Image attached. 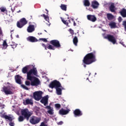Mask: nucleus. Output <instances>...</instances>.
Instances as JSON below:
<instances>
[{
    "label": "nucleus",
    "instance_id": "7",
    "mask_svg": "<svg viewBox=\"0 0 126 126\" xmlns=\"http://www.w3.org/2000/svg\"><path fill=\"white\" fill-rule=\"evenodd\" d=\"M40 121H41V119L33 116L31 117L30 119V123L32 125H37V124H39V123H40Z\"/></svg>",
    "mask_w": 126,
    "mask_h": 126
},
{
    "label": "nucleus",
    "instance_id": "23",
    "mask_svg": "<svg viewBox=\"0 0 126 126\" xmlns=\"http://www.w3.org/2000/svg\"><path fill=\"white\" fill-rule=\"evenodd\" d=\"M15 79L16 80V82L18 83V84H21L22 83L21 82V79H20V76L19 75H17L15 77Z\"/></svg>",
    "mask_w": 126,
    "mask_h": 126
},
{
    "label": "nucleus",
    "instance_id": "32",
    "mask_svg": "<svg viewBox=\"0 0 126 126\" xmlns=\"http://www.w3.org/2000/svg\"><path fill=\"white\" fill-rule=\"evenodd\" d=\"M0 10L1 12H7V10H6V8L4 7H0Z\"/></svg>",
    "mask_w": 126,
    "mask_h": 126
},
{
    "label": "nucleus",
    "instance_id": "37",
    "mask_svg": "<svg viewBox=\"0 0 126 126\" xmlns=\"http://www.w3.org/2000/svg\"><path fill=\"white\" fill-rule=\"evenodd\" d=\"M21 86L22 88H23V89H25V90H29L28 87H26V86L24 84H22Z\"/></svg>",
    "mask_w": 126,
    "mask_h": 126
},
{
    "label": "nucleus",
    "instance_id": "46",
    "mask_svg": "<svg viewBox=\"0 0 126 126\" xmlns=\"http://www.w3.org/2000/svg\"><path fill=\"white\" fill-rule=\"evenodd\" d=\"M63 121H60V122H59L58 123V125L59 126H62V125H63Z\"/></svg>",
    "mask_w": 126,
    "mask_h": 126
},
{
    "label": "nucleus",
    "instance_id": "24",
    "mask_svg": "<svg viewBox=\"0 0 126 126\" xmlns=\"http://www.w3.org/2000/svg\"><path fill=\"white\" fill-rule=\"evenodd\" d=\"M121 15L122 17H126V9L125 8H123L121 11L120 12Z\"/></svg>",
    "mask_w": 126,
    "mask_h": 126
},
{
    "label": "nucleus",
    "instance_id": "53",
    "mask_svg": "<svg viewBox=\"0 0 126 126\" xmlns=\"http://www.w3.org/2000/svg\"><path fill=\"white\" fill-rule=\"evenodd\" d=\"M38 35H42V33H38Z\"/></svg>",
    "mask_w": 126,
    "mask_h": 126
},
{
    "label": "nucleus",
    "instance_id": "18",
    "mask_svg": "<svg viewBox=\"0 0 126 126\" xmlns=\"http://www.w3.org/2000/svg\"><path fill=\"white\" fill-rule=\"evenodd\" d=\"M56 89L57 95H62V91L65 90V89L62 86V84H61V87H57Z\"/></svg>",
    "mask_w": 126,
    "mask_h": 126
},
{
    "label": "nucleus",
    "instance_id": "42",
    "mask_svg": "<svg viewBox=\"0 0 126 126\" xmlns=\"http://www.w3.org/2000/svg\"><path fill=\"white\" fill-rule=\"evenodd\" d=\"M39 126H48V125L45 124V122H42Z\"/></svg>",
    "mask_w": 126,
    "mask_h": 126
},
{
    "label": "nucleus",
    "instance_id": "50",
    "mask_svg": "<svg viewBox=\"0 0 126 126\" xmlns=\"http://www.w3.org/2000/svg\"><path fill=\"white\" fill-rule=\"evenodd\" d=\"M45 10L47 11L46 14L49 15V11L47 9H45Z\"/></svg>",
    "mask_w": 126,
    "mask_h": 126
},
{
    "label": "nucleus",
    "instance_id": "9",
    "mask_svg": "<svg viewBox=\"0 0 126 126\" xmlns=\"http://www.w3.org/2000/svg\"><path fill=\"white\" fill-rule=\"evenodd\" d=\"M2 92H4L5 95H11V94H13V92L11 91V87H3V91H1Z\"/></svg>",
    "mask_w": 126,
    "mask_h": 126
},
{
    "label": "nucleus",
    "instance_id": "6",
    "mask_svg": "<svg viewBox=\"0 0 126 126\" xmlns=\"http://www.w3.org/2000/svg\"><path fill=\"white\" fill-rule=\"evenodd\" d=\"M105 39H107L108 40L109 42H111L113 44V45H115L117 43V39H116V37L114 36V35L111 34H107L106 36L104 37Z\"/></svg>",
    "mask_w": 126,
    "mask_h": 126
},
{
    "label": "nucleus",
    "instance_id": "28",
    "mask_svg": "<svg viewBox=\"0 0 126 126\" xmlns=\"http://www.w3.org/2000/svg\"><path fill=\"white\" fill-rule=\"evenodd\" d=\"M107 17L108 20H112V19H114V15H112V14L108 13L107 14Z\"/></svg>",
    "mask_w": 126,
    "mask_h": 126
},
{
    "label": "nucleus",
    "instance_id": "44",
    "mask_svg": "<svg viewBox=\"0 0 126 126\" xmlns=\"http://www.w3.org/2000/svg\"><path fill=\"white\" fill-rule=\"evenodd\" d=\"M0 36H3V34L2 33V30H1V27H0Z\"/></svg>",
    "mask_w": 126,
    "mask_h": 126
},
{
    "label": "nucleus",
    "instance_id": "15",
    "mask_svg": "<svg viewBox=\"0 0 126 126\" xmlns=\"http://www.w3.org/2000/svg\"><path fill=\"white\" fill-rule=\"evenodd\" d=\"M27 41L31 43H35L38 42V39L36 37L32 36H30L27 38Z\"/></svg>",
    "mask_w": 126,
    "mask_h": 126
},
{
    "label": "nucleus",
    "instance_id": "45",
    "mask_svg": "<svg viewBox=\"0 0 126 126\" xmlns=\"http://www.w3.org/2000/svg\"><path fill=\"white\" fill-rule=\"evenodd\" d=\"M41 45L42 46V47H43V48H45V50H47V47L46 46V44L42 43Z\"/></svg>",
    "mask_w": 126,
    "mask_h": 126
},
{
    "label": "nucleus",
    "instance_id": "38",
    "mask_svg": "<svg viewBox=\"0 0 126 126\" xmlns=\"http://www.w3.org/2000/svg\"><path fill=\"white\" fill-rule=\"evenodd\" d=\"M47 49H48V50H55V47H54L52 45H49L47 47Z\"/></svg>",
    "mask_w": 126,
    "mask_h": 126
},
{
    "label": "nucleus",
    "instance_id": "19",
    "mask_svg": "<svg viewBox=\"0 0 126 126\" xmlns=\"http://www.w3.org/2000/svg\"><path fill=\"white\" fill-rule=\"evenodd\" d=\"M27 31L29 33H32L35 31V26L33 25H30L27 28Z\"/></svg>",
    "mask_w": 126,
    "mask_h": 126
},
{
    "label": "nucleus",
    "instance_id": "29",
    "mask_svg": "<svg viewBox=\"0 0 126 126\" xmlns=\"http://www.w3.org/2000/svg\"><path fill=\"white\" fill-rule=\"evenodd\" d=\"M109 26L111 27V29L116 28V27H117V25H116V23L115 22L110 23L109 24Z\"/></svg>",
    "mask_w": 126,
    "mask_h": 126
},
{
    "label": "nucleus",
    "instance_id": "49",
    "mask_svg": "<svg viewBox=\"0 0 126 126\" xmlns=\"http://www.w3.org/2000/svg\"><path fill=\"white\" fill-rule=\"evenodd\" d=\"M118 20L120 22H121V21H122V17H119L118 18Z\"/></svg>",
    "mask_w": 126,
    "mask_h": 126
},
{
    "label": "nucleus",
    "instance_id": "16",
    "mask_svg": "<svg viewBox=\"0 0 126 126\" xmlns=\"http://www.w3.org/2000/svg\"><path fill=\"white\" fill-rule=\"evenodd\" d=\"M45 108V109L48 110L47 111L48 114L51 115H54V108L53 107H51L50 105H48L46 106Z\"/></svg>",
    "mask_w": 126,
    "mask_h": 126
},
{
    "label": "nucleus",
    "instance_id": "14",
    "mask_svg": "<svg viewBox=\"0 0 126 126\" xmlns=\"http://www.w3.org/2000/svg\"><path fill=\"white\" fill-rule=\"evenodd\" d=\"M87 18L88 20L92 21V22H95L97 20V18L95 17V15H88Z\"/></svg>",
    "mask_w": 126,
    "mask_h": 126
},
{
    "label": "nucleus",
    "instance_id": "35",
    "mask_svg": "<svg viewBox=\"0 0 126 126\" xmlns=\"http://www.w3.org/2000/svg\"><path fill=\"white\" fill-rule=\"evenodd\" d=\"M61 20L62 21V22L63 23V24H64L65 25H66L67 26H68V22H66V21L63 20V18H61Z\"/></svg>",
    "mask_w": 126,
    "mask_h": 126
},
{
    "label": "nucleus",
    "instance_id": "51",
    "mask_svg": "<svg viewBox=\"0 0 126 126\" xmlns=\"http://www.w3.org/2000/svg\"><path fill=\"white\" fill-rule=\"evenodd\" d=\"M73 25H74V26H76V23H75V21H74Z\"/></svg>",
    "mask_w": 126,
    "mask_h": 126
},
{
    "label": "nucleus",
    "instance_id": "8",
    "mask_svg": "<svg viewBox=\"0 0 126 126\" xmlns=\"http://www.w3.org/2000/svg\"><path fill=\"white\" fill-rule=\"evenodd\" d=\"M27 21L25 18H22L17 23V26L18 28H22L23 26L26 25Z\"/></svg>",
    "mask_w": 126,
    "mask_h": 126
},
{
    "label": "nucleus",
    "instance_id": "40",
    "mask_svg": "<svg viewBox=\"0 0 126 126\" xmlns=\"http://www.w3.org/2000/svg\"><path fill=\"white\" fill-rule=\"evenodd\" d=\"M68 31L71 33V35H73V34H74V31L72 29H69Z\"/></svg>",
    "mask_w": 126,
    "mask_h": 126
},
{
    "label": "nucleus",
    "instance_id": "54",
    "mask_svg": "<svg viewBox=\"0 0 126 126\" xmlns=\"http://www.w3.org/2000/svg\"><path fill=\"white\" fill-rule=\"evenodd\" d=\"M68 21L70 23V20H68Z\"/></svg>",
    "mask_w": 126,
    "mask_h": 126
},
{
    "label": "nucleus",
    "instance_id": "31",
    "mask_svg": "<svg viewBox=\"0 0 126 126\" xmlns=\"http://www.w3.org/2000/svg\"><path fill=\"white\" fill-rule=\"evenodd\" d=\"M2 46L3 47L4 49H6L7 47H8V45H7V43L6 42V41L4 40L3 44H2Z\"/></svg>",
    "mask_w": 126,
    "mask_h": 126
},
{
    "label": "nucleus",
    "instance_id": "12",
    "mask_svg": "<svg viewBox=\"0 0 126 126\" xmlns=\"http://www.w3.org/2000/svg\"><path fill=\"white\" fill-rule=\"evenodd\" d=\"M50 44L53 45L56 48H61V43H60V41L58 40H52L50 41Z\"/></svg>",
    "mask_w": 126,
    "mask_h": 126
},
{
    "label": "nucleus",
    "instance_id": "5",
    "mask_svg": "<svg viewBox=\"0 0 126 126\" xmlns=\"http://www.w3.org/2000/svg\"><path fill=\"white\" fill-rule=\"evenodd\" d=\"M49 87L52 89H53V88L56 89L57 87H61V83L57 80H55L50 83Z\"/></svg>",
    "mask_w": 126,
    "mask_h": 126
},
{
    "label": "nucleus",
    "instance_id": "55",
    "mask_svg": "<svg viewBox=\"0 0 126 126\" xmlns=\"http://www.w3.org/2000/svg\"><path fill=\"white\" fill-rule=\"evenodd\" d=\"M67 19H69V17H68Z\"/></svg>",
    "mask_w": 126,
    "mask_h": 126
},
{
    "label": "nucleus",
    "instance_id": "41",
    "mask_svg": "<svg viewBox=\"0 0 126 126\" xmlns=\"http://www.w3.org/2000/svg\"><path fill=\"white\" fill-rule=\"evenodd\" d=\"M123 26H124L125 31L126 32V21H124L123 24Z\"/></svg>",
    "mask_w": 126,
    "mask_h": 126
},
{
    "label": "nucleus",
    "instance_id": "36",
    "mask_svg": "<svg viewBox=\"0 0 126 126\" xmlns=\"http://www.w3.org/2000/svg\"><path fill=\"white\" fill-rule=\"evenodd\" d=\"M55 107L56 109L60 110L61 109V105L59 103H56L55 104Z\"/></svg>",
    "mask_w": 126,
    "mask_h": 126
},
{
    "label": "nucleus",
    "instance_id": "13",
    "mask_svg": "<svg viewBox=\"0 0 126 126\" xmlns=\"http://www.w3.org/2000/svg\"><path fill=\"white\" fill-rule=\"evenodd\" d=\"M73 114H74L75 117H81V116H82V115H83L82 111L80 110L79 109H75L73 111Z\"/></svg>",
    "mask_w": 126,
    "mask_h": 126
},
{
    "label": "nucleus",
    "instance_id": "47",
    "mask_svg": "<svg viewBox=\"0 0 126 126\" xmlns=\"http://www.w3.org/2000/svg\"><path fill=\"white\" fill-rule=\"evenodd\" d=\"M120 44H121V45H122L123 46V47H126V45H125V44H124V42H120Z\"/></svg>",
    "mask_w": 126,
    "mask_h": 126
},
{
    "label": "nucleus",
    "instance_id": "30",
    "mask_svg": "<svg viewBox=\"0 0 126 126\" xmlns=\"http://www.w3.org/2000/svg\"><path fill=\"white\" fill-rule=\"evenodd\" d=\"M60 7L62 10H64V11H66V5L62 4L60 6Z\"/></svg>",
    "mask_w": 126,
    "mask_h": 126
},
{
    "label": "nucleus",
    "instance_id": "56",
    "mask_svg": "<svg viewBox=\"0 0 126 126\" xmlns=\"http://www.w3.org/2000/svg\"><path fill=\"white\" fill-rule=\"evenodd\" d=\"M88 79H89V78H87V80H88Z\"/></svg>",
    "mask_w": 126,
    "mask_h": 126
},
{
    "label": "nucleus",
    "instance_id": "21",
    "mask_svg": "<svg viewBox=\"0 0 126 126\" xmlns=\"http://www.w3.org/2000/svg\"><path fill=\"white\" fill-rule=\"evenodd\" d=\"M24 105H33V102L32 99L27 98L25 102H23Z\"/></svg>",
    "mask_w": 126,
    "mask_h": 126
},
{
    "label": "nucleus",
    "instance_id": "57",
    "mask_svg": "<svg viewBox=\"0 0 126 126\" xmlns=\"http://www.w3.org/2000/svg\"><path fill=\"white\" fill-rule=\"evenodd\" d=\"M45 32H47V31H46V30H45Z\"/></svg>",
    "mask_w": 126,
    "mask_h": 126
},
{
    "label": "nucleus",
    "instance_id": "11",
    "mask_svg": "<svg viewBox=\"0 0 126 126\" xmlns=\"http://www.w3.org/2000/svg\"><path fill=\"white\" fill-rule=\"evenodd\" d=\"M40 103L43 104L44 106L48 105L49 104V95H47L43 96L40 100Z\"/></svg>",
    "mask_w": 126,
    "mask_h": 126
},
{
    "label": "nucleus",
    "instance_id": "39",
    "mask_svg": "<svg viewBox=\"0 0 126 126\" xmlns=\"http://www.w3.org/2000/svg\"><path fill=\"white\" fill-rule=\"evenodd\" d=\"M25 85L27 86H30V85H31V82H30V81H25Z\"/></svg>",
    "mask_w": 126,
    "mask_h": 126
},
{
    "label": "nucleus",
    "instance_id": "58",
    "mask_svg": "<svg viewBox=\"0 0 126 126\" xmlns=\"http://www.w3.org/2000/svg\"><path fill=\"white\" fill-rule=\"evenodd\" d=\"M7 84H9V83H7Z\"/></svg>",
    "mask_w": 126,
    "mask_h": 126
},
{
    "label": "nucleus",
    "instance_id": "3",
    "mask_svg": "<svg viewBox=\"0 0 126 126\" xmlns=\"http://www.w3.org/2000/svg\"><path fill=\"white\" fill-rule=\"evenodd\" d=\"M21 114L22 115L19 116L18 119V121L20 122H23L25 119L27 121H29L30 117H31L32 115H33V113L29 111L27 108L22 110Z\"/></svg>",
    "mask_w": 126,
    "mask_h": 126
},
{
    "label": "nucleus",
    "instance_id": "34",
    "mask_svg": "<svg viewBox=\"0 0 126 126\" xmlns=\"http://www.w3.org/2000/svg\"><path fill=\"white\" fill-rule=\"evenodd\" d=\"M10 46H11L12 49H15V48H16L17 46V44L14 42H12V44H10Z\"/></svg>",
    "mask_w": 126,
    "mask_h": 126
},
{
    "label": "nucleus",
    "instance_id": "4",
    "mask_svg": "<svg viewBox=\"0 0 126 126\" xmlns=\"http://www.w3.org/2000/svg\"><path fill=\"white\" fill-rule=\"evenodd\" d=\"M27 80L31 81V86H39L41 84V81L39 78L35 77V75H31V73L28 75Z\"/></svg>",
    "mask_w": 126,
    "mask_h": 126
},
{
    "label": "nucleus",
    "instance_id": "1",
    "mask_svg": "<svg viewBox=\"0 0 126 126\" xmlns=\"http://www.w3.org/2000/svg\"><path fill=\"white\" fill-rule=\"evenodd\" d=\"M96 51H94L93 53L87 54L83 60V63L84 67H86V64L89 65L93 63H95L96 61Z\"/></svg>",
    "mask_w": 126,
    "mask_h": 126
},
{
    "label": "nucleus",
    "instance_id": "26",
    "mask_svg": "<svg viewBox=\"0 0 126 126\" xmlns=\"http://www.w3.org/2000/svg\"><path fill=\"white\" fill-rule=\"evenodd\" d=\"M73 43L75 46H77V43H78V38L77 36H74L73 39Z\"/></svg>",
    "mask_w": 126,
    "mask_h": 126
},
{
    "label": "nucleus",
    "instance_id": "25",
    "mask_svg": "<svg viewBox=\"0 0 126 126\" xmlns=\"http://www.w3.org/2000/svg\"><path fill=\"white\" fill-rule=\"evenodd\" d=\"M1 118H3V119H5V120H8V121H10V122H11L12 121V118L6 115L3 114L1 116Z\"/></svg>",
    "mask_w": 126,
    "mask_h": 126
},
{
    "label": "nucleus",
    "instance_id": "20",
    "mask_svg": "<svg viewBox=\"0 0 126 126\" xmlns=\"http://www.w3.org/2000/svg\"><path fill=\"white\" fill-rule=\"evenodd\" d=\"M92 7H93L94 9H97L99 7V2L96 0L93 1L92 2Z\"/></svg>",
    "mask_w": 126,
    "mask_h": 126
},
{
    "label": "nucleus",
    "instance_id": "48",
    "mask_svg": "<svg viewBox=\"0 0 126 126\" xmlns=\"http://www.w3.org/2000/svg\"><path fill=\"white\" fill-rule=\"evenodd\" d=\"M12 12H14V10H15V7H14L13 8H11Z\"/></svg>",
    "mask_w": 126,
    "mask_h": 126
},
{
    "label": "nucleus",
    "instance_id": "27",
    "mask_svg": "<svg viewBox=\"0 0 126 126\" xmlns=\"http://www.w3.org/2000/svg\"><path fill=\"white\" fill-rule=\"evenodd\" d=\"M83 3L85 6H90V2L88 0H84Z\"/></svg>",
    "mask_w": 126,
    "mask_h": 126
},
{
    "label": "nucleus",
    "instance_id": "2",
    "mask_svg": "<svg viewBox=\"0 0 126 126\" xmlns=\"http://www.w3.org/2000/svg\"><path fill=\"white\" fill-rule=\"evenodd\" d=\"M22 72L24 74L27 73V79L28 78L29 73H31V75H34V76H37L38 74L37 68L33 65H26L23 67Z\"/></svg>",
    "mask_w": 126,
    "mask_h": 126
},
{
    "label": "nucleus",
    "instance_id": "52",
    "mask_svg": "<svg viewBox=\"0 0 126 126\" xmlns=\"http://www.w3.org/2000/svg\"><path fill=\"white\" fill-rule=\"evenodd\" d=\"M16 38H19V35H16Z\"/></svg>",
    "mask_w": 126,
    "mask_h": 126
},
{
    "label": "nucleus",
    "instance_id": "43",
    "mask_svg": "<svg viewBox=\"0 0 126 126\" xmlns=\"http://www.w3.org/2000/svg\"><path fill=\"white\" fill-rule=\"evenodd\" d=\"M39 40H42V41H43V42H45L46 43L48 42V40L46 38H39Z\"/></svg>",
    "mask_w": 126,
    "mask_h": 126
},
{
    "label": "nucleus",
    "instance_id": "59",
    "mask_svg": "<svg viewBox=\"0 0 126 126\" xmlns=\"http://www.w3.org/2000/svg\"><path fill=\"white\" fill-rule=\"evenodd\" d=\"M65 61V60H64L63 61L64 62Z\"/></svg>",
    "mask_w": 126,
    "mask_h": 126
},
{
    "label": "nucleus",
    "instance_id": "10",
    "mask_svg": "<svg viewBox=\"0 0 126 126\" xmlns=\"http://www.w3.org/2000/svg\"><path fill=\"white\" fill-rule=\"evenodd\" d=\"M33 98L36 101H40L42 99V92L38 91L33 93Z\"/></svg>",
    "mask_w": 126,
    "mask_h": 126
},
{
    "label": "nucleus",
    "instance_id": "33",
    "mask_svg": "<svg viewBox=\"0 0 126 126\" xmlns=\"http://www.w3.org/2000/svg\"><path fill=\"white\" fill-rule=\"evenodd\" d=\"M41 16H42L43 17H44V19H45V20L46 21H48L49 22V16L48 15H46L44 14H42L41 15Z\"/></svg>",
    "mask_w": 126,
    "mask_h": 126
},
{
    "label": "nucleus",
    "instance_id": "17",
    "mask_svg": "<svg viewBox=\"0 0 126 126\" xmlns=\"http://www.w3.org/2000/svg\"><path fill=\"white\" fill-rule=\"evenodd\" d=\"M69 111H70L69 109L64 110L63 108H62L59 110V114L64 116V115H67L69 113Z\"/></svg>",
    "mask_w": 126,
    "mask_h": 126
},
{
    "label": "nucleus",
    "instance_id": "22",
    "mask_svg": "<svg viewBox=\"0 0 126 126\" xmlns=\"http://www.w3.org/2000/svg\"><path fill=\"white\" fill-rule=\"evenodd\" d=\"M109 9L111 12H116V7L115 6V4L112 3L109 6Z\"/></svg>",
    "mask_w": 126,
    "mask_h": 126
}]
</instances>
